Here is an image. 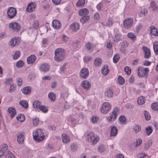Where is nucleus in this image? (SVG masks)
<instances>
[{
	"instance_id": "38",
	"label": "nucleus",
	"mask_w": 158,
	"mask_h": 158,
	"mask_svg": "<svg viewBox=\"0 0 158 158\" xmlns=\"http://www.w3.org/2000/svg\"><path fill=\"white\" fill-rule=\"evenodd\" d=\"M146 133L147 135H150L152 133L153 130L152 129V127L150 126H148L145 128Z\"/></svg>"
},
{
	"instance_id": "30",
	"label": "nucleus",
	"mask_w": 158,
	"mask_h": 158,
	"mask_svg": "<svg viewBox=\"0 0 158 158\" xmlns=\"http://www.w3.org/2000/svg\"><path fill=\"white\" fill-rule=\"evenodd\" d=\"M145 98L142 96L138 99L137 100V103L139 105H142L145 102Z\"/></svg>"
},
{
	"instance_id": "15",
	"label": "nucleus",
	"mask_w": 158,
	"mask_h": 158,
	"mask_svg": "<svg viewBox=\"0 0 158 158\" xmlns=\"http://www.w3.org/2000/svg\"><path fill=\"white\" fill-rule=\"evenodd\" d=\"M36 60V57L34 55H31L27 58V61L28 64H31L35 62Z\"/></svg>"
},
{
	"instance_id": "62",
	"label": "nucleus",
	"mask_w": 158,
	"mask_h": 158,
	"mask_svg": "<svg viewBox=\"0 0 158 158\" xmlns=\"http://www.w3.org/2000/svg\"><path fill=\"white\" fill-rule=\"evenodd\" d=\"M94 18L95 19H97V20H98L99 19V15L98 13L96 12L94 14Z\"/></svg>"
},
{
	"instance_id": "11",
	"label": "nucleus",
	"mask_w": 158,
	"mask_h": 158,
	"mask_svg": "<svg viewBox=\"0 0 158 158\" xmlns=\"http://www.w3.org/2000/svg\"><path fill=\"white\" fill-rule=\"evenodd\" d=\"M119 109L117 107H115L112 112V114L110 115V118H109V120L111 121L113 119V121L115 120L117 116V112L118 111Z\"/></svg>"
},
{
	"instance_id": "47",
	"label": "nucleus",
	"mask_w": 158,
	"mask_h": 158,
	"mask_svg": "<svg viewBox=\"0 0 158 158\" xmlns=\"http://www.w3.org/2000/svg\"><path fill=\"white\" fill-rule=\"evenodd\" d=\"M24 64L23 60H20L18 61L16 64V66L18 68H21L22 67Z\"/></svg>"
},
{
	"instance_id": "33",
	"label": "nucleus",
	"mask_w": 158,
	"mask_h": 158,
	"mask_svg": "<svg viewBox=\"0 0 158 158\" xmlns=\"http://www.w3.org/2000/svg\"><path fill=\"white\" fill-rule=\"evenodd\" d=\"M40 102L39 101H34L32 104V106L33 108H39L40 106Z\"/></svg>"
},
{
	"instance_id": "37",
	"label": "nucleus",
	"mask_w": 158,
	"mask_h": 158,
	"mask_svg": "<svg viewBox=\"0 0 158 158\" xmlns=\"http://www.w3.org/2000/svg\"><path fill=\"white\" fill-rule=\"evenodd\" d=\"M85 46L87 49L91 51L93 50L94 46L93 44L88 42L85 44Z\"/></svg>"
},
{
	"instance_id": "42",
	"label": "nucleus",
	"mask_w": 158,
	"mask_h": 158,
	"mask_svg": "<svg viewBox=\"0 0 158 158\" xmlns=\"http://www.w3.org/2000/svg\"><path fill=\"white\" fill-rule=\"evenodd\" d=\"M7 149V145L6 144H4L0 147V150L5 152Z\"/></svg>"
},
{
	"instance_id": "26",
	"label": "nucleus",
	"mask_w": 158,
	"mask_h": 158,
	"mask_svg": "<svg viewBox=\"0 0 158 158\" xmlns=\"http://www.w3.org/2000/svg\"><path fill=\"white\" fill-rule=\"evenodd\" d=\"M94 62L96 67L100 66L102 64V59L100 58H97L94 60Z\"/></svg>"
},
{
	"instance_id": "45",
	"label": "nucleus",
	"mask_w": 158,
	"mask_h": 158,
	"mask_svg": "<svg viewBox=\"0 0 158 158\" xmlns=\"http://www.w3.org/2000/svg\"><path fill=\"white\" fill-rule=\"evenodd\" d=\"M119 55L118 54H115L113 58L114 62L115 63H117L119 60Z\"/></svg>"
},
{
	"instance_id": "27",
	"label": "nucleus",
	"mask_w": 158,
	"mask_h": 158,
	"mask_svg": "<svg viewBox=\"0 0 158 158\" xmlns=\"http://www.w3.org/2000/svg\"><path fill=\"white\" fill-rule=\"evenodd\" d=\"M153 28L150 30L151 35H155V36H158V30L154 26H152Z\"/></svg>"
},
{
	"instance_id": "53",
	"label": "nucleus",
	"mask_w": 158,
	"mask_h": 158,
	"mask_svg": "<svg viewBox=\"0 0 158 158\" xmlns=\"http://www.w3.org/2000/svg\"><path fill=\"white\" fill-rule=\"evenodd\" d=\"M144 115L145 118L147 120H149L150 119V116L149 114L148 113L147 111H145L144 113Z\"/></svg>"
},
{
	"instance_id": "14",
	"label": "nucleus",
	"mask_w": 158,
	"mask_h": 158,
	"mask_svg": "<svg viewBox=\"0 0 158 158\" xmlns=\"http://www.w3.org/2000/svg\"><path fill=\"white\" fill-rule=\"evenodd\" d=\"M49 67L47 64H42L40 68V71L42 72H46L49 70Z\"/></svg>"
},
{
	"instance_id": "41",
	"label": "nucleus",
	"mask_w": 158,
	"mask_h": 158,
	"mask_svg": "<svg viewBox=\"0 0 158 158\" xmlns=\"http://www.w3.org/2000/svg\"><path fill=\"white\" fill-rule=\"evenodd\" d=\"M89 16H83L81 18L80 20V21L83 23H86L89 19Z\"/></svg>"
},
{
	"instance_id": "35",
	"label": "nucleus",
	"mask_w": 158,
	"mask_h": 158,
	"mask_svg": "<svg viewBox=\"0 0 158 158\" xmlns=\"http://www.w3.org/2000/svg\"><path fill=\"white\" fill-rule=\"evenodd\" d=\"M119 120L121 124H126L127 119L126 117L124 116H121L119 117Z\"/></svg>"
},
{
	"instance_id": "55",
	"label": "nucleus",
	"mask_w": 158,
	"mask_h": 158,
	"mask_svg": "<svg viewBox=\"0 0 158 158\" xmlns=\"http://www.w3.org/2000/svg\"><path fill=\"white\" fill-rule=\"evenodd\" d=\"M20 53L19 51H17L15 52L13 56V59L14 60L18 59L20 56Z\"/></svg>"
},
{
	"instance_id": "58",
	"label": "nucleus",
	"mask_w": 158,
	"mask_h": 158,
	"mask_svg": "<svg viewBox=\"0 0 158 158\" xmlns=\"http://www.w3.org/2000/svg\"><path fill=\"white\" fill-rule=\"evenodd\" d=\"M91 58L89 56H86L84 57V60L85 62H88L91 60Z\"/></svg>"
},
{
	"instance_id": "57",
	"label": "nucleus",
	"mask_w": 158,
	"mask_h": 158,
	"mask_svg": "<svg viewBox=\"0 0 158 158\" xmlns=\"http://www.w3.org/2000/svg\"><path fill=\"white\" fill-rule=\"evenodd\" d=\"M17 85L19 86H20L22 84V80L21 78L18 77L17 78Z\"/></svg>"
},
{
	"instance_id": "4",
	"label": "nucleus",
	"mask_w": 158,
	"mask_h": 158,
	"mask_svg": "<svg viewBox=\"0 0 158 158\" xmlns=\"http://www.w3.org/2000/svg\"><path fill=\"white\" fill-rule=\"evenodd\" d=\"M133 19L131 18H127L123 21V26L126 29H130L133 27Z\"/></svg>"
},
{
	"instance_id": "16",
	"label": "nucleus",
	"mask_w": 158,
	"mask_h": 158,
	"mask_svg": "<svg viewBox=\"0 0 158 158\" xmlns=\"http://www.w3.org/2000/svg\"><path fill=\"white\" fill-rule=\"evenodd\" d=\"M52 25L54 28L58 29L60 28L61 24L59 20H54L52 22Z\"/></svg>"
},
{
	"instance_id": "50",
	"label": "nucleus",
	"mask_w": 158,
	"mask_h": 158,
	"mask_svg": "<svg viewBox=\"0 0 158 158\" xmlns=\"http://www.w3.org/2000/svg\"><path fill=\"white\" fill-rule=\"evenodd\" d=\"M152 108L154 110H157L158 109V104L156 103H153L151 105Z\"/></svg>"
},
{
	"instance_id": "43",
	"label": "nucleus",
	"mask_w": 158,
	"mask_h": 158,
	"mask_svg": "<svg viewBox=\"0 0 158 158\" xmlns=\"http://www.w3.org/2000/svg\"><path fill=\"white\" fill-rule=\"evenodd\" d=\"M118 81L119 84L122 85L125 82V80L121 76L119 75L118 77Z\"/></svg>"
},
{
	"instance_id": "46",
	"label": "nucleus",
	"mask_w": 158,
	"mask_h": 158,
	"mask_svg": "<svg viewBox=\"0 0 158 158\" xmlns=\"http://www.w3.org/2000/svg\"><path fill=\"white\" fill-rule=\"evenodd\" d=\"M39 109L43 113H46L48 110V109L44 106L41 105L39 107Z\"/></svg>"
},
{
	"instance_id": "40",
	"label": "nucleus",
	"mask_w": 158,
	"mask_h": 158,
	"mask_svg": "<svg viewBox=\"0 0 158 158\" xmlns=\"http://www.w3.org/2000/svg\"><path fill=\"white\" fill-rule=\"evenodd\" d=\"M71 150L73 151H75L77 150L78 148L77 145L76 143H72L70 145Z\"/></svg>"
},
{
	"instance_id": "56",
	"label": "nucleus",
	"mask_w": 158,
	"mask_h": 158,
	"mask_svg": "<svg viewBox=\"0 0 158 158\" xmlns=\"http://www.w3.org/2000/svg\"><path fill=\"white\" fill-rule=\"evenodd\" d=\"M98 151L100 152H102L105 150L104 146L103 145H101L98 148Z\"/></svg>"
},
{
	"instance_id": "61",
	"label": "nucleus",
	"mask_w": 158,
	"mask_h": 158,
	"mask_svg": "<svg viewBox=\"0 0 158 158\" xmlns=\"http://www.w3.org/2000/svg\"><path fill=\"white\" fill-rule=\"evenodd\" d=\"M66 64H64L60 68V70L62 72H63L66 69Z\"/></svg>"
},
{
	"instance_id": "18",
	"label": "nucleus",
	"mask_w": 158,
	"mask_h": 158,
	"mask_svg": "<svg viewBox=\"0 0 158 158\" xmlns=\"http://www.w3.org/2000/svg\"><path fill=\"white\" fill-rule=\"evenodd\" d=\"M31 88L30 86H27L21 89V91L23 94L27 95L30 94Z\"/></svg>"
},
{
	"instance_id": "49",
	"label": "nucleus",
	"mask_w": 158,
	"mask_h": 158,
	"mask_svg": "<svg viewBox=\"0 0 158 158\" xmlns=\"http://www.w3.org/2000/svg\"><path fill=\"white\" fill-rule=\"evenodd\" d=\"M141 126L139 125H135L133 127V129L136 133L138 132L140 130Z\"/></svg>"
},
{
	"instance_id": "3",
	"label": "nucleus",
	"mask_w": 158,
	"mask_h": 158,
	"mask_svg": "<svg viewBox=\"0 0 158 158\" xmlns=\"http://www.w3.org/2000/svg\"><path fill=\"white\" fill-rule=\"evenodd\" d=\"M85 135L87 140L93 145L95 144L99 140V137H95L93 131L87 132L86 133Z\"/></svg>"
},
{
	"instance_id": "29",
	"label": "nucleus",
	"mask_w": 158,
	"mask_h": 158,
	"mask_svg": "<svg viewBox=\"0 0 158 158\" xmlns=\"http://www.w3.org/2000/svg\"><path fill=\"white\" fill-rule=\"evenodd\" d=\"M16 118L18 121L22 122L25 120V118L23 114H19L16 117Z\"/></svg>"
},
{
	"instance_id": "1",
	"label": "nucleus",
	"mask_w": 158,
	"mask_h": 158,
	"mask_svg": "<svg viewBox=\"0 0 158 158\" xmlns=\"http://www.w3.org/2000/svg\"><path fill=\"white\" fill-rule=\"evenodd\" d=\"M33 137L34 140L38 143L42 141L44 138L43 130L41 129L35 130L33 133Z\"/></svg>"
},
{
	"instance_id": "51",
	"label": "nucleus",
	"mask_w": 158,
	"mask_h": 158,
	"mask_svg": "<svg viewBox=\"0 0 158 158\" xmlns=\"http://www.w3.org/2000/svg\"><path fill=\"white\" fill-rule=\"evenodd\" d=\"M124 70L128 75H130L131 73V69L128 66H126L124 67Z\"/></svg>"
},
{
	"instance_id": "10",
	"label": "nucleus",
	"mask_w": 158,
	"mask_h": 158,
	"mask_svg": "<svg viewBox=\"0 0 158 158\" xmlns=\"http://www.w3.org/2000/svg\"><path fill=\"white\" fill-rule=\"evenodd\" d=\"M9 27L11 28L13 30L17 31L20 29V26L19 23L17 22H13L9 25Z\"/></svg>"
},
{
	"instance_id": "25",
	"label": "nucleus",
	"mask_w": 158,
	"mask_h": 158,
	"mask_svg": "<svg viewBox=\"0 0 158 158\" xmlns=\"http://www.w3.org/2000/svg\"><path fill=\"white\" fill-rule=\"evenodd\" d=\"M109 70L108 66L107 65H104L102 70V73L103 75L106 76L109 73Z\"/></svg>"
},
{
	"instance_id": "8",
	"label": "nucleus",
	"mask_w": 158,
	"mask_h": 158,
	"mask_svg": "<svg viewBox=\"0 0 158 158\" xmlns=\"http://www.w3.org/2000/svg\"><path fill=\"white\" fill-rule=\"evenodd\" d=\"M89 76V71L88 68H83L80 73V77L84 79H86Z\"/></svg>"
},
{
	"instance_id": "21",
	"label": "nucleus",
	"mask_w": 158,
	"mask_h": 158,
	"mask_svg": "<svg viewBox=\"0 0 158 158\" xmlns=\"http://www.w3.org/2000/svg\"><path fill=\"white\" fill-rule=\"evenodd\" d=\"M111 130L110 131V135L111 136H116L118 133L117 128L114 126H111Z\"/></svg>"
},
{
	"instance_id": "64",
	"label": "nucleus",
	"mask_w": 158,
	"mask_h": 158,
	"mask_svg": "<svg viewBox=\"0 0 158 158\" xmlns=\"http://www.w3.org/2000/svg\"><path fill=\"white\" fill-rule=\"evenodd\" d=\"M102 7V4L101 2L98 3L96 6L97 9L98 10H101Z\"/></svg>"
},
{
	"instance_id": "54",
	"label": "nucleus",
	"mask_w": 158,
	"mask_h": 158,
	"mask_svg": "<svg viewBox=\"0 0 158 158\" xmlns=\"http://www.w3.org/2000/svg\"><path fill=\"white\" fill-rule=\"evenodd\" d=\"M33 124L34 126H36L39 123V118H33Z\"/></svg>"
},
{
	"instance_id": "2",
	"label": "nucleus",
	"mask_w": 158,
	"mask_h": 158,
	"mask_svg": "<svg viewBox=\"0 0 158 158\" xmlns=\"http://www.w3.org/2000/svg\"><path fill=\"white\" fill-rule=\"evenodd\" d=\"M55 60L57 61H62L65 58V51L64 49L58 48L56 49L55 51Z\"/></svg>"
},
{
	"instance_id": "44",
	"label": "nucleus",
	"mask_w": 158,
	"mask_h": 158,
	"mask_svg": "<svg viewBox=\"0 0 158 158\" xmlns=\"http://www.w3.org/2000/svg\"><path fill=\"white\" fill-rule=\"evenodd\" d=\"M114 23V21L112 18H110L108 19L107 21L106 22V25L109 27H111Z\"/></svg>"
},
{
	"instance_id": "36",
	"label": "nucleus",
	"mask_w": 158,
	"mask_h": 158,
	"mask_svg": "<svg viewBox=\"0 0 158 158\" xmlns=\"http://www.w3.org/2000/svg\"><path fill=\"white\" fill-rule=\"evenodd\" d=\"M48 97L50 100L53 101H54L56 99V96L52 92H50L49 93Z\"/></svg>"
},
{
	"instance_id": "7",
	"label": "nucleus",
	"mask_w": 158,
	"mask_h": 158,
	"mask_svg": "<svg viewBox=\"0 0 158 158\" xmlns=\"http://www.w3.org/2000/svg\"><path fill=\"white\" fill-rule=\"evenodd\" d=\"M17 10L15 8L12 7H10L8 8L7 14L9 18L11 19L13 18L16 15Z\"/></svg>"
},
{
	"instance_id": "63",
	"label": "nucleus",
	"mask_w": 158,
	"mask_h": 158,
	"mask_svg": "<svg viewBox=\"0 0 158 158\" xmlns=\"http://www.w3.org/2000/svg\"><path fill=\"white\" fill-rule=\"evenodd\" d=\"M142 27V26L140 24H138L136 27V31L138 32L139 30Z\"/></svg>"
},
{
	"instance_id": "22",
	"label": "nucleus",
	"mask_w": 158,
	"mask_h": 158,
	"mask_svg": "<svg viewBox=\"0 0 158 158\" xmlns=\"http://www.w3.org/2000/svg\"><path fill=\"white\" fill-rule=\"evenodd\" d=\"M82 84L83 87L86 89H89L91 87L90 82L87 80L83 81L82 83Z\"/></svg>"
},
{
	"instance_id": "6",
	"label": "nucleus",
	"mask_w": 158,
	"mask_h": 158,
	"mask_svg": "<svg viewBox=\"0 0 158 158\" xmlns=\"http://www.w3.org/2000/svg\"><path fill=\"white\" fill-rule=\"evenodd\" d=\"M149 71V69L148 68H143L142 67H141L138 69V75L139 77H143L145 76H147V74L148 73Z\"/></svg>"
},
{
	"instance_id": "34",
	"label": "nucleus",
	"mask_w": 158,
	"mask_h": 158,
	"mask_svg": "<svg viewBox=\"0 0 158 158\" xmlns=\"http://www.w3.org/2000/svg\"><path fill=\"white\" fill-rule=\"evenodd\" d=\"M127 36L133 40L134 41L136 40V36L133 33L130 32L128 33Z\"/></svg>"
},
{
	"instance_id": "20",
	"label": "nucleus",
	"mask_w": 158,
	"mask_h": 158,
	"mask_svg": "<svg viewBox=\"0 0 158 158\" xmlns=\"http://www.w3.org/2000/svg\"><path fill=\"white\" fill-rule=\"evenodd\" d=\"M7 111L10 114L11 118L12 119L16 113L15 109L13 107L9 108L8 109Z\"/></svg>"
},
{
	"instance_id": "12",
	"label": "nucleus",
	"mask_w": 158,
	"mask_h": 158,
	"mask_svg": "<svg viewBox=\"0 0 158 158\" xmlns=\"http://www.w3.org/2000/svg\"><path fill=\"white\" fill-rule=\"evenodd\" d=\"M104 94L105 98H112L113 96V91L110 88H107L104 92Z\"/></svg>"
},
{
	"instance_id": "48",
	"label": "nucleus",
	"mask_w": 158,
	"mask_h": 158,
	"mask_svg": "<svg viewBox=\"0 0 158 158\" xmlns=\"http://www.w3.org/2000/svg\"><path fill=\"white\" fill-rule=\"evenodd\" d=\"M39 22L38 20L34 21L33 23V26L34 29H37L39 27Z\"/></svg>"
},
{
	"instance_id": "32",
	"label": "nucleus",
	"mask_w": 158,
	"mask_h": 158,
	"mask_svg": "<svg viewBox=\"0 0 158 158\" xmlns=\"http://www.w3.org/2000/svg\"><path fill=\"white\" fill-rule=\"evenodd\" d=\"M19 103L21 106L25 108H27L28 107V103L26 101L23 100L22 101H20L19 102Z\"/></svg>"
},
{
	"instance_id": "13",
	"label": "nucleus",
	"mask_w": 158,
	"mask_h": 158,
	"mask_svg": "<svg viewBox=\"0 0 158 158\" xmlns=\"http://www.w3.org/2000/svg\"><path fill=\"white\" fill-rule=\"evenodd\" d=\"M19 44V42L17 39L13 38L9 43V44L11 47H14L15 45H17Z\"/></svg>"
},
{
	"instance_id": "39",
	"label": "nucleus",
	"mask_w": 158,
	"mask_h": 158,
	"mask_svg": "<svg viewBox=\"0 0 158 158\" xmlns=\"http://www.w3.org/2000/svg\"><path fill=\"white\" fill-rule=\"evenodd\" d=\"M153 48L155 53L158 55V42H156L153 44Z\"/></svg>"
},
{
	"instance_id": "17",
	"label": "nucleus",
	"mask_w": 158,
	"mask_h": 158,
	"mask_svg": "<svg viewBox=\"0 0 158 158\" xmlns=\"http://www.w3.org/2000/svg\"><path fill=\"white\" fill-rule=\"evenodd\" d=\"M17 141L19 144H22L23 142L24 137L23 135L21 132H18L17 134Z\"/></svg>"
},
{
	"instance_id": "23",
	"label": "nucleus",
	"mask_w": 158,
	"mask_h": 158,
	"mask_svg": "<svg viewBox=\"0 0 158 158\" xmlns=\"http://www.w3.org/2000/svg\"><path fill=\"white\" fill-rule=\"evenodd\" d=\"M62 140L63 142L65 143H69L70 141V139L69 137L66 134H62Z\"/></svg>"
},
{
	"instance_id": "24",
	"label": "nucleus",
	"mask_w": 158,
	"mask_h": 158,
	"mask_svg": "<svg viewBox=\"0 0 158 158\" xmlns=\"http://www.w3.org/2000/svg\"><path fill=\"white\" fill-rule=\"evenodd\" d=\"M149 8L152 10H156L157 8V6L155 2L153 1H151Z\"/></svg>"
},
{
	"instance_id": "19",
	"label": "nucleus",
	"mask_w": 158,
	"mask_h": 158,
	"mask_svg": "<svg viewBox=\"0 0 158 158\" xmlns=\"http://www.w3.org/2000/svg\"><path fill=\"white\" fill-rule=\"evenodd\" d=\"M70 28L73 31L76 32L79 29V25L77 23H74L70 25Z\"/></svg>"
},
{
	"instance_id": "9",
	"label": "nucleus",
	"mask_w": 158,
	"mask_h": 158,
	"mask_svg": "<svg viewBox=\"0 0 158 158\" xmlns=\"http://www.w3.org/2000/svg\"><path fill=\"white\" fill-rule=\"evenodd\" d=\"M143 51L144 53V58H145L148 59L151 56L150 50L149 48L145 46L142 47Z\"/></svg>"
},
{
	"instance_id": "60",
	"label": "nucleus",
	"mask_w": 158,
	"mask_h": 158,
	"mask_svg": "<svg viewBox=\"0 0 158 158\" xmlns=\"http://www.w3.org/2000/svg\"><path fill=\"white\" fill-rule=\"evenodd\" d=\"M142 143V139L140 138L138 139L137 141L136 142V147L139 146Z\"/></svg>"
},
{
	"instance_id": "28",
	"label": "nucleus",
	"mask_w": 158,
	"mask_h": 158,
	"mask_svg": "<svg viewBox=\"0 0 158 158\" xmlns=\"http://www.w3.org/2000/svg\"><path fill=\"white\" fill-rule=\"evenodd\" d=\"M35 7L34 5L31 3H29L26 9V10L29 12H32L34 10Z\"/></svg>"
},
{
	"instance_id": "5",
	"label": "nucleus",
	"mask_w": 158,
	"mask_h": 158,
	"mask_svg": "<svg viewBox=\"0 0 158 158\" xmlns=\"http://www.w3.org/2000/svg\"><path fill=\"white\" fill-rule=\"evenodd\" d=\"M111 106L108 102H104L101 108V111L102 113L107 114L110 110Z\"/></svg>"
},
{
	"instance_id": "52",
	"label": "nucleus",
	"mask_w": 158,
	"mask_h": 158,
	"mask_svg": "<svg viewBox=\"0 0 158 158\" xmlns=\"http://www.w3.org/2000/svg\"><path fill=\"white\" fill-rule=\"evenodd\" d=\"M85 3V0H78L76 4V6H80L81 5H84Z\"/></svg>"
},
{
	"instance_id": "31",
	"label": "nucleus",
	"mask_w": 158,
	"mask_h": 158,
	"mask_svg": "<svg viewBox=\"0 0 158 158\" xmlns=\"http://www.w3.org/2000/svg\"><path fill=\"white\" fill-rule=\"evenodd\" d=\"M122 38V35L120 33H118L115 35V39L114 41L115 42L117 43Z\"/></svg>"
},
{
	"instance_id": "59",
	"label": "nucleus",
	"mask_w": 158,
	"mask_h": 158,
	"mask_svg": "<svg viewBox=\"0 0 158 158\" xmlns=\"http://www.w3.org/2000/svg\"><path fill=\"white\" fill-rule=\"evenodd\" d=\"M7 158H15L14 155L10 151L7 152Z\"/></svg>"
}]
</instances>
